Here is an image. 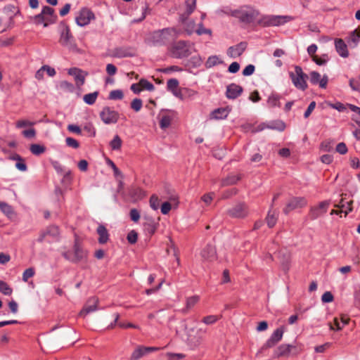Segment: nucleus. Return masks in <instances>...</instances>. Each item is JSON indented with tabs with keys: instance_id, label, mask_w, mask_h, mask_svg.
Instances as JSON below:
<instances>
[{
	"instance_id": "obj_1",
	"label": "nucleus",
	"mask_w": 360,
	"mask_h": 360,
	"mask_svg": "<svg viewBox=\"0 0 360 360\" xmlns=\"http://www.w3.org/2000/svg\"><path fill=\"white\" fill-rule=\"evenodd\" d=\"M177 31L174 28H164L152 32L147 40L150 45L159 46L172 42L177 37Z\"/></svg>"
},
{
	"instance_id": "obj_2",
	"label": "nucleus",
	"mask_w": 360,
	"mask_h": 360,
	"mask_svg": "<svg viewBox=\"0 0 360 360\" xmlns=\"http://www.w3.org/2000/svg\"><path fill=\"white\" fill-rule=\"evenodd\" d=\"M231 15L242 22L250 24L256 20L259 15V12L252 6H243L233 11Z\"/></svg>"
},
{
	"instance_id": "obj_3",
	"label": "nucleus",
	"mask_w": 360,
	"mask_h": 360,
	"mask_svg": "<svg viewBox=\"0 0 360 360\" xmlns=\"http://www.w3.org/2000/svg\"><path fill=\"white\" fill-rule=\"evenodd\" d=\"M191 48L192 45L189 41L180 40L171 44L169 52L172 57L181 59L191 54Z\"/></svg>"
},
{
	"instance_id": "obj_4",
	"label": "nucleus",
	"mask_w": 360,
	"mask_h": 360,
	"mask_svg": "<svg viewBox=\"0 0 360 360\" xmlns=\"http://www.w3.org/2000/svg\"><path fill=\"white\" fill-rule=\"evenodd\" d=\"M295 19L290 15H265L262 16L259 23L264 27L281 26Z\"/></svg>"
},
{
	"instance_id": "obj_5",
	"label": "nucleus",
	"mask_w": 360,
	"mask_h": 360,
	"mask_svg": "<svg viewBox=\"0 0 360 360\" xmlns=\"http://www.w3.org/2000/svg\"><path fill=\"white\" fill-rule=\"evenodd\" d=\"M289 77L297 89L304 91L307 89V80L309 76L303 72L300 66L295 65V72H290Z\"/></svg>"
},
{
	"instance_id": "obj_6",
	"label": "nucleus",
	"mask_w": 360,
	"mask_h": 360,
	"mask_svg": "<svg viewBox=\"0 0 360 360\" xmlns=\"http://www.w3.org/2000/svg\"><path fill=\"white\" fill-rule=\"evenodd\" d=\"M206 329L198 328L195 330L194 328H186L187 345L191 349L198 348L203 341V335L206 333Z\"/></svg>"
},
{
	"instance_id": "obj_7",
	"label": "nucleus",
	"mask_w": 360,
	"mask_h": 360,
	"mask_svg": "<svg viewBox=\"0 0 360 360\" xmlns=\"http://www.w3.org/2000/svg\"><path fill=\"white\" fill-rule=\"evenodd\" d=\"M302 352L300 346L291 344H282L279 345L274 352V358L288 357L290 356H297Z\"/></svg>"
},
{
	"instance_id": "obj_8",
	"label": "nucleus",
	"mask_w": 360,
	"mask_h": 360,
	"mask_svg": "<svg viewBox=\"0 0 360 360\" xmlns=\"http://www.w3.org/2000/svg\"><path fill=\"white\" fill-rule=\"evenodd\" d=\"M62 255L67 260L73 263H77L86 258L87 252L76 241L73 246V251L64 252Z\"/></svg>"
},
{
	"instance_id": "obj_9",
	"label": "nucleus",
	"mask_w": 360,
	"mask_h": 360,
	"mask_svg": "<svg viewBox=\"0 0 360 360\" xmlns=\"http://www.w3.org/2000/svg\"><path fill=\"white\" fill-rule=\"evenodd\" d=\"M119 117V112L108 106L104 107L100 112V118L105 124L117 123Z\"/></svg>"
},
{
	"instance_id": "obj_10",
	"label": "nucleus",
	"mask_w": 360,
	"mask_h": 360,
	"mask_svg": "<svg viewBox=\"0 0 360 360\" xmlns=\"http://www.w3.org/2000/svg\"><path fill=\"white\" fill-rule=\"evenodd\" d=\"M176 112L172 110L162 109L158 115L159 120L160 127L162 129L168 128L173 119L176 116Z\"/></svg>"
},
{
	"instance_id": "obj_11",
	"label": "nucleus",
	"mask_w": 360,
	"mask_h": 360,
	"mask_svg": "<svg viewBox=\"0 0 360 360\" xmlns=\"http://www.w3.org/2000/svg\"><path fill=\"white\" fill-rule=\"evenodd\" d=\"M94 13L87 8H82L75 18L77 25L84 27L89 25L91 20L94 19Z\"/></svg>"
},
{
	"instance_id": "obj_12",
	"label": "nucleus",
	"mask_w": 360,
	"mask_h": 360,
	"mask_svg": "<svg viewBox=\"0 0 360 360\" xmlns=\"http://www.w3.org/2000/svg\"><path fill=\"white\" fill-rule=\"evenodd\" d=\"M59 41L63 46H66L70 49L73 50L77 48L74 37L71 34L70 29L68 26H65L62 31Z\"/></svg>"
},
{
	"instance_id": "obj_13",
	"label": "nucleus",
	"mask_w": 360,
	"mask_h": 360,
	"mask_svg": "<svg viewBox=\"0 0 360 360\" xmlns=\"http://www.w3.org/2000/svg\"><path fill=\"white\" fill-rule=\"evenodd\" d=\"M307 205V200L304 197H293L287 203L286 206L283 208V212L288 214L291 211L302 208Z\"/></svg>"
},
{
	"instance_id": "obj_14",
	"label": "nucleus",
	"mask_w": 360,
	"mask_h": 360,
	"mask_svg": "<svg viewBox=\"0 0 360 360\" xmlns=\"http://www.w3.org/2000/svg\"><path fill=\"white\" fill-rule=\"evenodd\" d=\"M284 333V330L282 327L278 328L276 329L274 333L271 334L270 338L266 340V342L261 347V351H264L268 348H271L275 346L278 342L282 340L283 335Z\"/></svg>"
},
{
	"instance_id": "obj_15",
	"label": "nucleus",
	"mask_w": 360,
	"mask_h": 360,
	"mask_svg": "<svg viewBox=\"0 0 360 360\" xmlns=\"http://www.w3.org/2000/svg\"><path fill=\"white\" fill-rule=\"evenodd\" d=\"M60 232L58 226L52 225L48 226L46 230L41 233L39 237L37 239L39 243H42L45 240L46 237L51 238L49 242L58 240L59 238Z\"/></svg>"
},
{
	"instance_id": "obj_16",
	"label": "nucleus",
	"mask_w": 360,
	"mask_h": 360,
	"mask_svg": "<svg viewBox=\"0 0 360 360\" xmlns=\"http://www.w3.org/2000/svg\"><path fill=\"white\" fill-rule=\"evenodd\" d=\"M227 214L233 218H244L248 214V206L243 202L238 203L229 209Z\"/></svg>"
},
{
	"instance_id": "obj_17",
	"label": "nucleus",
	"mask_w": 360,
	"mask_h": 360,
	"mask_svg": "<svg viewBox=\"0 0 360 360\" xmlns=\"http://www.w3.org/2000/svg\"><path fill=\"white\" fill-rule=\"evenodd\" d=\"M329 205V201L324 200L319 202V204L317 206L311 207L309 212V217L310 219L315 220L320 216L325 214L328 210Z\"/></svg>"
},
{
	"instance_id": "obj_18",
	"label": "nucleus",
	"mask_w": 360,
	"mask_h": 360,
	"mask_svg": "<svg viewBox=\"0 0 360 360\" xmlns=\"http://www.w3.org/2000/svg\"><path fill=\"white\" fill-rule=\"evenodd\" d=\"M160 349V348L157 347L139 346L132 352L129 360H139L146 354L150 352L159 351Z\"/></svg>"
},
{
	"instance_id": "obj_19",
	"label": "nucleus",
	"mask_w": 360,
	"mask_h": 360,
	"mask_svg": "<svg viewBox=\"0 0 360 360\" xmlns=\"http://www.w3.org/2000/svg\"><path fill=\"white\" fill-rule=\"evenodd\" d=\"M309 81L313 85L319 84L321 89H326L328 82V77L324 75L322 77L319 72L311 71L309 74Z\"/></svg>"
},
{
	"instance_id": "obj_20",
	"label": "nucleus",
	"mask_w": 360,
	"mask_h": 360,
	"mask_svg": "<svg viewBox=\"0 0 360 360\" xmlns=\"http://www.w3.org/2000/svg\"><path fill=\"white\" fill-rule=\"evenodd\" d=\"M202 258L207 262H212L217 259V251L212 244H207L200 252Z\"/></svg>"
},
{
	"instance_id": "obj_21",
	"label": "nucleus",
	"mask_w": 360,
	"mask_h": 360,
	"mask_svg": "<svg viewBox=\"0 0 360 360\" xmlns=\"http://www.w3.org/2000/svg\"><path fill=\"white\" fill-rule=\"evenodd\" d=\"M68 74L73 76L77 86H82L85 82V77L87 75L86 72H84L79 68H71L68 70Z\"/></svg>"
},
{
	"instance_id": "obj_22",
	"label": "nucleus",
	"mask_w": 360,
	"mask_h": 360,
	"mask_svg": "<svg viewBox=\"0 0 360 360\" xmlns=\"http://www.w3.org/2000/svg\"><path fill=\"white\" fill-rule=\"evenodd\" d=\"M247 48V43L242 41L235 46H230L227 49V55L230 58H236L240 56Z\"/></svg>"
},
{
	"instance_id": "obj_23",
	"label": "nucleus",
	"mask_w": 360,
	"mask_h": 360,
	"mask_svg": "<svg viewBox=\"0 0 360 360\" xmlns=\"http://www.w3.org/2000/svg\"><path fill=\"white\" fill-rule=\"evenodd\" d=\"M285 127L286 126L284 122L280 120H277L271 121L267 124L262 123L259 124L258 127L259 131L263 130L264 129H270L278 131H283L285 129Z\"/></svg>"
},
{
	"instance_id": "obj_24",
	"label": "nucleus",
	"mask_w": 360,
	"mask_h": 360,
	"mask_svg": "<svg viewBox=\"0 0 360 360\" xmlns=\"http://www.w3.org/2000/svg\"><path fill=\"white\" fill-rule=\"evenodd\" d=\"M98 299L96 297H90L83 309L81 310L79 315L82 316H86L91 312H94L98 309L97 305Z\"/></svg>"
},
{
	"instance_id": "obj_25",
	"label": "nucleus",
	"mask_w": 360,
	"mask_h": 360,
	"mask_svg": "<svg viewBox=\"0 0 360 360\" xmlns=\"http://www.w3.org/2000/svg\"><path fill=\"white\" fill-rule=\"evenodd\" d=\"M243 91L242 86L232 83L226 86V96L229 99H236L242 94Z\"/></svg>"
},
{
	"instance_id": "obj_26",
	"label": "nucleus",
	"mask_w": 360,
	"mask_h": 360,
	"mask_svg": "<svg viewBox=\"0 0 360 360\" xmlns=\"http://www.w3.org/2000/svg\"><path fill=\"white\" fill-rule=\"evenodd\" d=\"M134 55V51L129 47L115 48L112 52V56L118 58L132 57Z\"/></svg>"
},
{
	"instance_id": "obj_27",
	"label": "nucleus",
	"mask_w": 360,
	"mask_h": 360,
	"mask_svg": "<svg viewBox=\"0 0 360 360\" xmlns=\"http://www.w3.org/2000/svg\"><path fill=\"white\" fill-rule=\"evenodd\" d=\"M344 198H342L338 204H335L334 207L340 210L341 212L345 213L346 217L349 212L352 211V202L351 200L349 201H345Z\"/></svg>"
},
{
	"instance_id": "obj_28",
	"label": "nucleus",
	"mask_w": 360,
	"mask_h": 360,
	"mask_svg": "<svg viewBox=\"0 0 360 360\" xmlns=\"http://www.w3.org/2000/svg\"><path fill=\"white\" fill-rule=\"evenodd\" d=\"M335 46L336 51L341 57L347 58L349 56L347 46L342 39L335 40Z\"/></svg>"
},
{
	"instance_id": "obj_29",
	"label": "nucleus",
	"mask_w": 360,
	"mask_h": 360,
	"mask_svg": "<svg viewBox=\"0 0 360 360\" xmlns=\"http://www.w3.org/2000/svg\"><path fill=\"white\" fill-rule=\"evenodd\" d=\"M96 231L98 234V243L100 244L106 243L109 239V233L105 226L102 224H99Z\"/></svg>"
},
{
	"instance_id": "obj_30",
	"label": "nucleus",
	"mask_w": 360,
	"mask_h": 360,
	"mask_svg": "<svg viewBox=\"0 0 360 360\" xmlns=\"http://www.w3.org/2000/svg\"><path fill=\"white\" fill-rule=\"evenodd\" d=\"M202 63V58L200 55L192 56L185 63V67L188 68H199Z\"/></svg>"
},
{
	"instance_id": "obj_31",
	"label": "nucleus",
	"mask_w": 360,
	"mask_h": 360,
	"mask_svg": "<svg viewBox=\"0 0 360 360\" xmlns=\"http://www.w3.org/2000/svg\"><path fill=\"white\" fill-rule=\"evenodd\" d=\"M41 13L46 18L49 22L53 23L56 21V16L54 15V10L51 7L47 6H44Z\"/></svg>"
},
{
	"instance_id": "obj_32",
	"label": "nucleus",
	"mask_w": 360,
	"mask_h": 360,
	"mask_svg": "<svg viewBox=\"0 0 360 360\" xmlns=\"http://www.w3.org/2000/svg\"><path fill=\"white\" fill-rule=\"evenodd\" d=\"M222 63H224V61L222 60H221L218 56L214 55V56H211L208 57L205 65L206 68L209 69V68H213L215 65L222 64Z\"/></svg>"
},
{
	"instance_id": "obj_33",
	"label": "nucleus",
	"mask_w": 360,
	"mask_h": 360,
	"mask_svg": "<svg viewBox=\"0 0 360 360\" xmlns=\"http://www.w3.org/2000/svg\"><path fill=\"white\" fill-rule=\"evenodd\" d=\"M0 210L8 218H12L15 214L12 206L5 202L0 201Z\"/></svg>"
},
{
	"instance_id": "obj_34",
	"label": "nucleus",
	"mask_w": 360,
	"mask_h": 360,
	"mask_svg": "<svg viewBox=\"0 0 360 360\" xmlns=\"http://www.w3.org/2000/svg\"><path fill=\"white\" fill-rule=\"evenodd\" d=\"M271 209L272 208H271L269 210V211L268 212L267 216L266 217V221L267 226L269 228H273L276 225L277 219H278V214L276 213V212H274V211L272 212Z\"/></svg>"
},
{
	"instance_id": "obj_35",
	"label": "nucleus",
	"mask_w": 360,
	"mask_h": 360,
	"mask_svg": "<svg viewBox=\"0 0 360 360\" xmlns=\"http://www.w3.org/2000/svg\"><path fill=\"white\" fill-rule=\"evenodd\" d=\"M58 89L62 91L63 92H67V93H72L74 92L75 88L72 83L69 82L68 81H61L58 86Z\"/></svg>"
},
{
	"instance_id": "obj_36",
	"label": "nucleus",
	"mask_w": 360,
	"mask_h": 360,
	"mask_svg": "<svg viewBox=\"0 0 360 360\" xmlns=\"http://www.w3.org/2000/svg\"><path fill=\"white\" fill-rule=\"evenodd\" d=\"M281 96L276 93H272L268 98L267 103L270 107H280Z\"/></svg>"
},
{
	"instance_id": "obj_37",
	"label": "nucleus",
	"mask_w": 360,
	"mask_h": 360,
	"mask_svg": "<svg viewBox=\"0 0 360 360\" xmlns=\"http://www.w3.org/2000/svg\"><path fill=\"white\" fill-rule=\"evenodd\" d=\"M229 115V112L226 108H217L212 111V117L216 120H221L226 118Z\"/></svg>"
},
{
	"instance_id": "obj_38",
	"label": "nucleus",
	"mask_w": 360,
	"mask_h": 360,
	"mask_svg": "<svg viewBox=\"0 0 360 360\" xmlns=\"http://www.w3.org/2000/svg\"><path fill=\"white\" fill-rule=\"evenodd\" d=\"M196 7V0H186V12L184 14L181 15L183 18L184 15L186 18L189 16L195 9Z\"/></svg>"
},
{
	"instance_id": "obj_39",
	"label": "nucleus",
	"mask_w": 360,
	"mask_h": 360,
	"mask_svg": "<svg viewBox=\"0 0 360 360\" xmlns=\"http://www.w3.org/2000/svg\"><path fill=\"white\" fill-rule=\"evenodd\" d=\"M360 41V32H358L356 30L352 31L348 39V43L350 46L353 47H356Z\"/></svg>"
},
{
	"instance_id": "obj_40",
	"label": "nucleus",
	"mask_w": 360,
	"mask_h": 360,
	"mask_svg": "<svg viewBox=\"0 0 360 360\" xmlns=\"http://www.w3.org/2000/svg\"><path fill=\"white\" fill-rule=\"evenodd\" d=\"M98 91H94L90 94H85L83 97V100L85 103L88 105H94L98 96Z\"/></svg>"
},
{
	"instance_id": "obj_41",
	"label": "nucleus",
	"mask_w": 360,
	"mask_h": 360,
	"mask_svg": "<svg viewBox=\"0 0 360 360\" xmlns=\"http://www.w3.org/2000/svg\"><path fill=\"white\" fill-rule=\"evenodd\" d=\"M30 152L34 155H40L46 151V147L43 145L33 143L30 147Z\"/></svg>"
},
{
	"instance_id": "obj_42",
	"label": "nucleus",
	"mask_w": 360,
	"mask_h": 360,
	"mask_svg": "<svg viewBox=\"0 0 360 360\" xmlns=\"http://www.w3.org/2000/svg\"><path fill=\"white\" fill-rule=\"evenodd\" d=\"M200 297L198 295L189 297L186 299V308L183 310L184 312H186L189 309L194 307L199 301Z\"/></svg>"
},
{
	"instance_id": "obj_43",
	"label": "nucleus",
	"mask_w": 360,
	"mask_h": 360,
	"mask_svg": "<svg viewBox=\"0 0 360 360\" xmlns=\"http://www.w3.org/2000/svg\"><path fill=\"white\" fill-rule=\"evenodd\" d=\"M122 141L118 135H115L110 142V146L112 150H118L121 148Z\"/></svg>"
},
{
	"instance_id": "obj_44",
	"label": "nucleus",
	"mask_w": 360,
	"mask_h": 360,
	"mask_svg": "<svg viewBox=\"0 0 360 360\" xmlns=\"http://www.w3.org/2000/svg\"><path fill=\"white\" fill-rule=\"evenodd\" d=\"M240 179V177L239 176H229L228 177L222 180L221 186L236 184Z\"/></svg>"
},
{
	"instance_id": "obj_45",
	"label": "nucleus",
	"mask_w": 360,
	"mask_h": 360,
	"mask_svg": "<svg viewBox=\"0 0 360 360\" xmlns=\"http://www.w3.org/2000/svg\"><path fill=\"white\" fill-rule=\"evenodd\" d=\"M123 98L124 93L121 89L112 90L110 92L108 96V99L112 101L122 100Z\"/></svg>"
},
{
	"instance_id": "obj_46",
	"label": "nucleus",
	"mask_w": 360,
	"mask_h": 360,
	"mask_svg": "<svg viewBox=\"0 0 360 360\" xmlns=\"http://www.w3.org/2000/svg\"><path fill=\"white\" fill-rule=\"evenodd\" d=\"M179 84V82L176 79H169L167 82V89L175 95V91L177 89Z\"/></svg>"
},
{
	"instance_id": "obj_47",
	"label": "nucleus",
	"mask_w": 360,
	"mask_h": 360,
	"mask_svg": "<svg viewBox=\"0 0 360 360\" xmlns=\"http://www.w3.org/2000/svg\"><path fill=\"white\" fill-rule=\"evenodd\" d=\"M0 292L5 295H11L13 289L4 281L0 280Z\"/></svg>"
},
{
	"instance_id": "obj_48",
	"label": "nucleus",
	"mask_w": 360,
	"mask_h": 360,
	"mask_svg": "<svg viewBox=\"0 0 360 360\" xmlns=\"http://www.w3.org/2000/svg\"><path fill=\"white\" fill-rule=\"evenodd\" d=\"M34 22L37 25L44 23V27H47L50 23L41 12L34 17Z\"/></svg>"
},
{
	"instance_id": "obj_49",
	"label": "nucleus",
	"mask_w": 360,
	"mask_h": 360,
	"mask_svg": "<svg viewBox=\"0 0 360 360\" xmlns=\"http://www.w3.org/2000/svg\"><path fill=\"white\" fill-rule=\"evenodd\" d=\"M139 85L141 86V90L146 89L148 91H153L155 89L154 85L146 79H141L139 81Z\"/></svg>"
},
{
	"instance_id": "obj_50",
	"label": "nucleus",
	"mask_w": 360,
	"mask_h": 360,
	"mask_svg": "<svg viewBox=\"0 0 360 360\" xmlns=\"http://www.w3.org/2000/svg\"><path fill=\"white\" fill-rule=\"evenodd\" d=\"M219 319H220V316H219L209 315V316H205L202 319V322L206 325H212V324L215 323Z\"/></svg>"
},
{
	"instance_id": "obj_51",
	"label": "nucleus",
	"mask_w": 360,
	"mask_h": 360,
	"mask_svg": "<svg viewBox=\"0 0 360 360\" xmlns=\"http://www.w3.org/2000/svg\"><path fill=\"white\" fill-rule=\"evenodd\" d=\"M106 163L109 167H110L112 169L114 176L115 177H118V176L122 177V174L121 171L117 168V167L115 165V164L113 162L112 160L108 158L106 160Z\"/></svg>"
},
{
	"instance_id": "obj_52",
	"label": "nucleus",
	"mask_w": 360,
	"mask_h": 360,
	"mask_svg": "<svg viewBox=\"0 0 360 360\" xmlns=\"http://www.w3.org/2000/svg\"><path fill=\"white\" fill-rule=\"evenodd\" d=\"M143 105V102L141 98H136L131 103V108L136 112H139Z\"/></svg>"
},
{
	"instance_id": "obj_53",
	"label": "nucleus",
	"mask_w": 360,
	"mask_h": 360,
	"mask_svg": "<svg viewBox=\"0 0 360 360\" xmlns=\"http://www.w3.org/2000/svg\"><path fill=\"white\" fill-rule=\"evenodd\" d=\"M349 86L354 91L360 92V76L349 80Z\"/></svg>"
},
{
	"instance_id": "obj_54",
	"label": "nucleus",
	"mask_w": 360,
	"mask_h": 360,
	"mask_svg": "<svg viewBox=\"0 0 360 360\" xmlns=\"http://www.w3.org/2000/svg\"><path fill=\"white\" fill-rule=\"evenodd\" d=\"M34 269L32 267L25 269L22 274V281L27 282L29 278L34 276Z\"/></svg>"
},
{
	"instance_id": "obj_55",
	"label": "nucleus",
	"mask_w": 360,
	"mask_h": 360,
	"mask_svg": "<svg viewBox=\"0 0 360 360\" xmlns=\"http://www.w3.org/2000/svg\"><path fill=\"white\" fill-rule=\"evenodd\" d=\"M313 60L319 65H325L328 60V55L326 54H323L320 57H318L316 56H314V58H313Z\"/></svg>"
},
{
	"instance_id": "obj_56",
	"label": "nucleus",
	"mask_w": 360,
	"mask_h": 360,
	"mask_svg": "<svg viewBox=\"0 0 360 360\" xmlns=\"http://www.w3.org/2000/svg\"><path fill=\"white\" fill-rule=\"evenodd\" d=\"M160 200L158 196L153 195L150 198V206L154 210H157L159 208Z\"/></svg>"
},
{
	"instance_id": "obj_57",
	"label": "nucleus",
	"mask_w": 360,
	"mask_h": 360,
	"mask_svg": "<svg viewBox=\"0 0 360 360\" xmlns=\"http://www.w3.org/2000/svg\"><path fill=\"white\" fill-rule=\"evenodd\" d=\"M66 145L70 148L77 149L79 147V142L74 138L67 137L65 139Z\"/></svg>"
},
{
	"instance_id": "obj_58",
	"label": "nucleus",
	"mask_w": 360,
	"mask_h": 360,
	"mask_svg": "<svg viewBox=\"0 0 360 360\" xmlns=\"http://www.w3.org/2000/svg\"><path fill=\"white\" fill-rule=\"evenodd\" d=\"M127 239L130 244H134L137 241L138 233L132 230L127 234Z\"/></svg>"
},
{
	"instance_id": "obj_59",
	"label": "nucleus",
	"mask_w": 360,
	"mask_h": 360,
	"mask_svg": "<svg viewBox=\"0 0 360 360\" xmlns=\"http://www.w3.org/2000/svg\"><path fill=\"white\" fill-rule=\"evenodd\" d=\"M330 107L338 110L339 112H345L348 108V105H345L340 102H336L335 103L330 104Z\"/></svg>"
},
{
	"instance_id": "obj_60",
	"label": "nucleus",
	"mask_w": 360,
	"mask_h": 360,
	"mask_svg": "<svg viewBox=\"0 0 360 360\" xmlns=\"http://www.w3.org/2000/svg\"><path fill=\"white\" fill-rule=\"evenodd\" d=\"M195 32L198 35L202 34H212V30L210 29H207L203 27L202 24H199L198 28L195 30Z\"/></svg>"
},
{
	"instance_id": "obj_61",
	"label": "nucleus",
	"mask_w": 360,
	"mask_h": 360,
	"mask_svg": "<svg viewBox=\"0 0 360 360\" xmlns=\"http://www.w3.org/2000/svg\"><path fill=\"white\" fill-rule=\"evenodd\" d=\"M347 105H348V108L352 112L356 113V115H353L352 118L353 117L356 118L359 121H360V108L356 105H354L353 104L347 103Z\"/></svg>"
},
{
	"instance_id": "obj_62",
	"label": "nucleus",
	"mask_w": 360,
	"mask_h": 360,
	"mask_svg": "<svg viewBox=\"0 0 360 360\" xmlns=\"http://www.w3.org/2000/svg\"><path fill=\"white\" fill-rule=\"evenodd\" d=\"M335 150L341 155H345L347 153L348 149L346 144L343 142H341L337 145Z\"/></svg>"
},
{
	"instance_id": "obj_63",
	"label": "nucleus",
	"mask_w": 360,
	"mask_h": 360,
	"mask_svg": "<svg viewBox=\"0 0 360 360\" xmlns=\"http://www.w3.org/2000/svg\"><path fill=\"white\" fill-rule=\"evenodd\" d=\"M320 149L325 152H329L333 149L332 143L330 141H324L320 145Z\"/></svg>"
},
{
	"instance_id": "obj_64",
	"label": "nucleus",
	"mask_w": 360,
	"mask_h": 360,
	"mask_svg": "<svg viewBox=\"0 0 360 360\" xmlns=\"http://www.w3.org/2000/svg\"><path fill=\"white\" fill-rule=\"evenodd\" d=\"M255 70V67L254 65L250 64L247 65L243 70V76H250L252 75Z\"/></svg>"
}]
</instances>
